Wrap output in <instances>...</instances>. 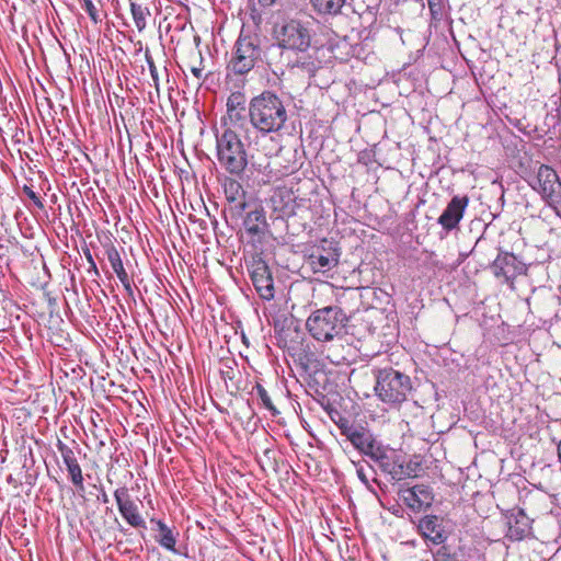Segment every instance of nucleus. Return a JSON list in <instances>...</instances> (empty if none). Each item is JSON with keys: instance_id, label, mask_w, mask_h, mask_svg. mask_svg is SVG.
Segmentation results:
<instances>
[{"instance_id": "obj_21", "label": "nucleus", "mask_w": 561, "mask_h": 561, "mask_svg": "<svg viewBox=\"0 0 561 561\" xmlns=\"http://www.w3.org/2000/svg\"><path fill=\"white\" fill-rule=\"evenodd\" d=\"M243 227L248 234L261 239L267 227L264 210L260 208L249 211L243 220Z\"/></svg>"}, {"instance_id": "obj_16", "label": "nucleus", "mask_w": 561, "mask_h": 561, "mask_svg": "<svg viewBox=\"0 0 561 561\" xmlns=\"http://www.w3.org/2000/svg\"><path fill=\"white\" fill-rule=\"evenodd\" d=\"M270 205L277 218H288L296 215V197L290 190H275L270 198Z\"/></svg>"}, {"instance_id": "obj_33", "label": "nucleus", "mask_w": 561, "mask_h": 561, "mask_svg": "<svg viewBox=\"0 0 561 561\" xmlns=\"http://www.w3.org/2000/svg\"><path fill=\"white\" fill-rule=\"evenodd\" d=\"M43 290V297L47 301L48 308H51L56 304V298L51 295L50 290H48V283L44 280L41 285ZM51 311V309H49Z\"/></svg>"}, {"instance_id": "obj_9", "label": "nucleus", "mask_w": 561, "mask_h": 561, "mask_svg": "<svg viewBox=\"0 0 561 561\" xmlns=\"http://www.w3.org/2000/svg\"><path fill=\"white\" fill-rule=\"evenodd\" d=\"M252 284L264 300H272L274 298V280L267 263L262 259H253L249 267Z\"/></svg>"}, {"instance_id": "obj_35", "label": "nucleus", "mask_w": 561, "mask_h": 561, "mask_svg": "<svg viewBox=\"0 0 561 561\" xmlns=\"http://www.w3.org/2000/svg\"><path fill=\"white\" fill-rule=\"evenodd\" d=\"M124 287V289L129 294V295H133V286H131V282L129 279V276L128 274L127 275H123L122 277L118 278Z\"/></svg>"}, {"instance_id": "obj_44", "label": "nucleus", "mask_w": 561, "mask_h": 561, "mask_svg": "<svg viewBox=\"0 0 561 561\" xmlns=\"http://www.w3.org/2000/svg\"><path fill=\"white\" fill-rule=\"evenodd\" d=\"M46 421H42V419L37 420V423H36V426L37 428H41L42 427V423H45Z\"/></svg>"}, {"instance_id": "obj_25", "label": "nucleus", "mask_w": 561, "mask_h": 561, "mask_svg": "<svg viewBox=\"0 0 561 561\" xmlns=\"http://www.w3.org/2000/svg\"><path fill=\"white\" fill-rule=\"evenodd\" d=\"M105 253H106L107 260L111 264V267L113 268L117 278L122 277L123 275H127V272L124 267V264H123V261L121 257V254H119L118 250L113 244H110L106 247Z\"/></svg>"}, {"instance_id": "obj_10", "label": "nucleus", "mask_w": 561, "mask_h": 561, "mask_svg": "<svg viewBox=\"0 0 561 561\" xmlns=\"http://www.w3.org/2000/svg\"><path fill=\"white\" fill-rule=\"evenodd\" d=\"M493 274L497 278H503L505 283L513 280L526 273V265L511 252H500L491 266Z\"/></svg>"}, {"instance_id": "obj_1", "label": "nucleus", "mask_w": 561, "mask_h": 561, "mask_svg": "<svg viewBox=\"0 0 561 561\" xmlns=\"http://www.w3.org/2000/svg\"><path fill=\"white\" fill-rule=\"evenodd\" d=\"M275 46L280 50V59L288 68L310 70L313 65L308 51L312 42V30L300 20H286L274 27Z\"/></svg>"}, {"instance_id": "obj_5", "label": "nucleus", "mask_w": 561, "mask_h": 561, "mask_svg": "<svg viewBox=\"0 0 561 561\" xmlns=\"http://www.w3.org/2000/svg\"><path fill=\"white\" fill-rule=\"evenodd\" d=\"M262 53L259 35L241 32L234 43L228 68L234 75H247L261 60Z\"/></svg>"}, {"instance_id": "obj_11", "label": "nucleus", "mask_w": 561, "mask_h": 561, "mask_svg": "<svg viewBox=\"0 0 561 561\" xmlns=\"http://www.w3.org/2000/svg\"><path fill=\"white\" fill-rule=\"evenodd\" d=\"M114 499L122 517L134 528H146V522L139 512V507L131 500L127 486H121L114 491Z\"/></svg>"}, {"instance_id": "obj_4", "label": "nucleus", "mask_w": 561, "mask_h": 561, "mask_svg": "<svg viewBox=\"0 0 561 561\" xmlns=\"http://www.w3.org/2000/svg\"><path fill=\"white\" fill-rule=\"evenodd\" d=\"M347 322L345 312L339 306H329L313 311L307 319L306 327L317 341H332L340 335Z\"/></svg>"}, {"instance_id": "obj_6", "label": "nucleus", "mask_w": 561, "mask_h": 561, "mask_svg": "<svg viewBox=\"0 0 561 561\" xmlns=\"http://www.w3.org/2000/svg\"><path fill=\"white\" fill-rule=\"evenodd\" d=\"M411 389L412 383L408 375L393 368L378 371L375 392L382 402L400 404L407 400Z\"/></svg>"}, {"instance_id": "obj_17", "label": "nucleus", "mask_w": 561, "mask_h": 561, "mask_svg": "<svg viewBox=\"0 0 561 561\" xmlns=\"http://www.w3.org/2000/svg\"><path fill=\"white\" fill-rule=\"evenodd\" d=\"M533 520L526 515L524 510L518 508L507 516L506 537L512 541H519L531 533Z\"/></svg>"}, {"instance_id": "obj_41", "label": "nucleus", "mask_w": 561, "mask_h": 561, "mask_svg": "<svg viewBox=\"0 0 561 561\" xmlns=\"http://www.w3.org/2000/svg\"><path fill=\"white\" fill-rule=\"evenodd\" d=\"M37 178L42 180V182L38 184L41 190H44L45 185H46V179H43V175L41 172L37 171Z\"/></svg>"}, {"instance_id": "obj_39", "label": "nucleus", "mask_w": 561, "mask_h": 561, "mask_svg": "<svg viewBox=\"0 0 561 561\" xmlns=\"http://www.w3.org/2000/svg\"><path fill=\"white\" fill-rule=\"evenodd\" d=\"M99 500L102 501L103 503H108V495L106 494V492L101 489V494L99 496Z\"/></svg>"}, {"instance_id": "obj_28", "label": "nucleus", "mask_w": 561, "mask_h": 561, "mask_svg": "<svg viewBox=\"0 0 561 561\" xmlns=\"http://www.w3.org/2000/svg\"><path fill=\"white\" fill-rule=\"evenodd\" d=\"M421 471H422L421 462L413 461V460L404 462L402 460V477H400V481L408 479V478H416L420 476Z\"/></svg>"}, {"instance_id": "obj_7", "label": "nucleus", "mask_w": 561, "mask_h": 561, "mask_svg": "<svg viewBox=\"0 0 561 561\" xmlns=\"http://www.w3.org/2000/svg\"><path fill=\"white\" fill-rule=\"evenodd\" d=\"M336 425L341 435H343L356 450L369 459L382 445V443L376 438L374 433L362 424L350 422L346 419H341Z\"/></svg>"}, {"instance_id": "obj_23", "label": "nucleus", "mask_w": 561, "mask_h": 561, "mask_svg": "<svg viewBox=\"0 0 561 561\" xmlns=\"http://www.w3.org/2000/svg\"><path fill=\"white\" fill-rule=\"evenodd\" d=\"M314 11L320 14L336 15L341 13L346 0H310Z\"/></svg>"}, {"instance_id": "obj_40", "label": "nucleus", "mask_w": 561, "mask_h": 561, "mask_svg": "<svg viewBox=\"0 0 561 561\" xmlns=\"http://www.w3.org/2000/svg\"><path fill=\"white\" fill-rule=\"evenodd\" d=\"M221 374H222L224 379H226V378L232 379L233 378V370L231 368L227 371H225V370L221 371Z\"/></svg>"}, {"instance_id": "obj_2", "label": "nucleus", "mask_w": 561, "mask_h": 561, "mask_svg": "<svg viewBox=\"0 0 561 561\" xmlns=\"http://www.w3.org/2000/svg\"><path fill=\"white\" fill-rule=\"evenodd\" d=\"M251 126L261 136L280 131L288 119L284 101L272 91H263L249 103Z\"/></svg>"}, {"instance_id": "obj_36", "label": "nucleus", "mask_w": 561, "mask_h": 561, "mask_svg": "<svg viewBox=\"0 0 561 561\" xmlns=\"http://www.w3.org/2000/svg\"><path fill=\"white\" fill-rule=\"evenodd\" d=\"M23 191L32 201L35 202V192L33 191L32 185H24Z\"/></svg>"}, {"instance_id": "obj_30", "label": "nucleus", "mask_w": 561, "mask_h": 561, "mask_svg": "<svg viewBox=\"0 0 561 561\" xmlns=\"http://www.w3.org/2000/svg\"><path fill=\"white\" fill-rule=\"evenodd\" d=\"M245 95L242 92H232L227 99V110H245Z\"/></svg>"}, {"instance_id": "obj_32", "label": "nucleus", "mask_w": 561, "mask_h": 561, "mask_svg": "<svg viewBox=\"0 0 561 561\" xmlns=\"http://www.w3.org/2000/svg\"><path fill=\"white\" fill-rule=\"evenodd\" d=\"M82 1H83V9L85 10V12L90 16V19L95 24L99 23L100 22L99 13H98V10H96L95 5L93 4L92 0H82Z\"/></svg>"}, {"instance_id": "obj_22", "label": "nucleus", "mask_w": 561, "mask_h": 561, "mask_svg": "<svg viewBox=\"0 0 561 561\" xmlns=\"http://www.w3.org/2000/svg\"><path fill=\"white\" fill-rule=\"evenodd\" d=\"M22 36H23V42H24L25 46L20 43L19 44V51H20L21 57L23 58V62H24V66L26 68V71H27V76L31 79V71H32V69H31L30 62L27 60L26 50H30L32 59L35 60V49H34L35 32H32L31 34H28L27 25L24 24L22 26Z\"/></svg>"}, {"instance_id": "obj_26", "label": "nucleus", "mask_w": 561, "mask_h": 561, "mask_svg": "<svg viewBox=\"0 0 561 561\" xmlns=\"http://www.w3.org/2000/svg\"><path fill=\"white\" fill-rule=\"evenodd\" d=\"M130 11L137 30L139 32L144 31L147 25V18L150 15L149 9L136 2H131Z\"/></svg>"}, {"instance_id": "obj_29", "label": "nucleus", "mask_w": 561, "mask_h": 561, "mask_svg": "<svg viewBox=\"0 0 561 561\" xmlns=\"http://www.w3.org/2000/svg\"><path fill=\"white\" fill-rule=\"evenodd\" d=\"M254 390H255L256 396L260 398L263 407L265 409H267L268 411H271L273 415L278 414V411L275 408V405L273 404L272 399L268 396L266 389L261 383H256V386L254 387Z\"/></svg>"}, {"instance_id": "obj_20", "label": "nucleus", "mask_w": 561, "mask_h": 561, "mask_svg": "<svg viewBox=\"0 0 561 561\" xmlns=\"http://www.w3.org/2000/svg\"><path fill=\"white\" fill-rule=\"evenodd\" d=\"M150 522L157 526L154 540L165 550L178 553L175 545L178 541L179 533L174 531L173 528L169 527L161 519L152 518Z\"/></svg>"}, {"instance_id": "obj_3", "label": "nucleus", "mask_w": 561, "mask_h": 561, "mask_svg": "<svg viewBox=\"0 0 561 561\" xmlns=\"http://www.w3.org/2000/svg\"><path fill=\"white\" fill-rule=\"evenodd\" d=\"M217 159L228 173L240 175L248 165V154L239 135L227 127L216 135Z\"/></svg>"}, {"instance_id": "obj_13", "label": "nucleus", "mask_w": 561, "mask_h": 561, "mask_svg": "<svg viewBox=\"0 0 561 561\" xmlns=\"http://www.w3.org/2000/svg\"><path fill=\"white\" fill-rule=\"evenodd\" d=\"M399 497L412 511L420 512L432 505L434 494L431 486L426 484H416L412 488L400 489Z\"/></svg>"}, {"instance_id": "obj_34", "label": "nucleus", "mask_w": 561, "mask_h": 561, "mask_svg": "<svg viewBox=\"0 0 561 561\" xmlns=\"http://www.w3.org/2000/svg\"><path fill=\"white\" fill-rule=\"evenodd\" d=\"M244 110H227V117L224 121L229 119L230 123H237L243 117Z\"/></svg>"}, {"instance_id": "obj_19", "label": "nucleus", "mask_w": 561, "mask_h": 561, "mask_svg": "<svg viewBox=\"0 0 561 561\" xmlns=\"http://www.w3.org/2000/svg\"><path fill=\"white\" fill-rule=\"evenodd\" d=\"M422 536L434 545H440L446 540V535L440 519L435 515H426L419 523Z\"/></svg>"}, {"instance_id": "obj_18", "label": "nucleus", "mask_w": 561, "mask_h": 561, "mask_svg": "<svg viewBox=\"0 0 561 561\" xmlns=\"http://www.w3.org/2000/svg\"><path fill=\"white\" fill-rule=\"evenodd\" d=\"M339 256L335 250L317 249L308 256V264L314 273H325L337 265Z\"/></svg>"}, {"instance_id": "obj_14", "label": "nucleus", "mask_w": 561, "mask_h": 561, "mask_svg": "<svg viewBox=\"0 0 561 561\" xmlns=\"http://www.w3.org/2000/svg\"><path fill=\"white\" fill-rule=\"evenodd\" d=\"M371 461L378 465L380 470L390 476L391 480L400 481L402 477V460L399 455L383 444L371 458Z\"/></svg>"}, {"instance_id": "obj_27", "label": "nucleus", "mask_w": 561, "mask_h": 561, "mask_svg": "<svg viewBox=\"0 0 561 561\" xmlns=\"http://www.w3.org/2000/svg\"><path fill=\"white\" fill-rule=\"evenodd\" d=\"M225 194L229 202H237L243 194L244 191L241 184L232 179H229L225 183Z\"/></svg>"}, {"instance_id": "obj_38", "label": "nucleus", "mask_w": 561, "mask_h": 561, "mask_svg": "<svg viewBox=\"0 0 561 561\" xmlns=\"http://www.w3.org/2000/svg\"><path fill=\"white\" fill-rule=\"evenodd\" d=\"M191 72L193 73V76L196 78V79H201L202 76H203V68H199V67H192L191 68Z\"/></svg>"}, {"instance_id": "obj_15", "label": "nucleus", "mask_w": 561, "mask_h": 561, "mask_svg": "<svg viewBox=\"0 0 561 561\" xmlns=\"http://www.w3.org/2000/svg\"><path fill=\"white\" fill-rule=\"evenodd\" d=\"M57 446H58V450L60 451V455L62 457V461H64V465L66 466L68 477H69L71 483L76 486L78 492H84L82 470L78 462V457H77L79 451L75 450L73 448L64 444L59 439H58Z\"/></svg>"}, {"instance_id": "obj_31", "label": "nucleus", "mask_w": 561, "mask_h": 561, "mask_svg": "<svg viewBox=\"0 0 561 561\" xmlns=\"http://www.w3.org/2000/svg\"><path fill=\"white\" fill-rule=\"evenodd\" d=\"M145 58H146V61H147L148 67H149L150 76H151V78L153 80V83H154L156 88L158 89V87H159L158 69H157V67L154 65V61H153V58H152V56H151V54H150V51L148 49L145 51Z\"/></svg>"}, {"instance_id": "obj_37", "label": "nucleus", "mask_w": 561, "mask_h": 561, "mask_svg": "<svg viewBox=\"0 0 561 561\" xmlns=\"http://www.w3.org/2000/svg\"><path fill=\"white\" fill-rule=\"evenodd\" d=\"M87 255V260L89 261V263L91 264V268L94 271L95 274H99V271H98V267H96V264L95 262L93 261V257L91 255V253L88 251L85 253Z\"/></svg>"}, {"instance_id": "obj_12", "label": "nucleus", "mask_w": 561, "mask_h": 561, "mask_svg": "<svg viewBox=\"0 0 561 561\" xmlns=\"http://www.w3.org/2000/svg\"><path fill=\"white\" fill-rule=\"evenodd\" d=\"M469 205L467 195H455L438 217L437 222L447 232L458 228Z\"/></svg>"}, {"instance_id": "obj_42", "label": "nucleus", "mask_w": 561, "mask_h": 561, "mask_svg": "<svg viewBox=\"0 0 561 561\" xmlns=\"http://www.w3.org/2000/svg\"><path fill=\"white\" fill-rule=\"evenodd\" d=\"M43 272L44 274L46 275L47 278H49V273H48V268H47V265L45 262H43Z\"/></svg>"}, {"instance_id": "obj_24", "label": "nucleus", "mask_w": 561, "mask_h": 561, "mask_svg": "<svg viewBox=\"0 0 561 561\" xmlns=\"http://www.w3.org/2000/svg\"><path fill=\"white\" fill-rule=\"evenodd\" d=\"M352 463L354 465V467L356 469V474H357V478L360 480V482L369 491L375 493V491L371 486V483H370V478H369V476H370L369 473L375 474L374 468L365 460L352 461ZM371 481L375 483H378V481L375 477L371 478Z\"/></svg>"}, {"instance_id": "obj_8", "label": "nucleus", "mask_w": 561, "mask_h": 561, "mask_svg": "<svg viewBox=\"0 0 561 561\" xmlns=\"http://www.w3.org/2000/svg\"><path fill=\"white\" fill-rule=\"evenodd\" d=\"M530 185L550 206L561 204V181L551 167L541 164L534 183H530Z\"/></svg>"}, {"instance_id": "obj_43", "label": "nucleus", "mask_w": 561, "mask_h": 561, "mask_svg": "<svg viewBox=\"0 0 561 561\" xmlns=\"http://www.w3.org/2000/svg\"><path fill=\"white\" fill-rule=\"evenodd\" d=\"M36 205H37V209H38V208H43V207H44L43 202L39 199V197H38V196H37Z\"/></svg>"}]
</instances>
